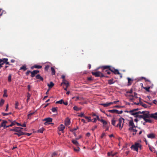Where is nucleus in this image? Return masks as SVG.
I'll return each mask as SVG.
<instances>
[{"label": "nucleus", "mask_w": 157, "mask_h": 157, "mask_svg": "<svg viewBox=\"0 0 157 157\" xmlns=\"http://www.w3.org/2000/svg\"><path fill=\"white\" fill-rule=\"evenodd\" d=\"M49 66L48 65H47L45 67V70L46 71H48L49 67Z\"/></svg>", "instance_id": "nucleus-46"}, {"label": "nucleus", "mask_w": 157, "mask_h": 157, "mask_svg": "<svg viewBox=\"0 0 157 157\" xmlns=\"http://www.w3.org/2000/svg\"><path fill=\"white\" fill-rule=\"evenodd\" d=\"M39 71L38 70H34L32 72H31V76L32 77H33L35 76L36 74L39 73Z\"/></svg>", "instance_id": "nucleus-7"}, {"label": "nucleus", "mask_w": 157, "mask_h": 157, "mask_svg": "<svg viewBox=\"0 0 157 157\" xmlns=\"http://www.w3.org/2000/svg\"><path fill=\"white\" fill-rule=\"evenodd\" d=\"M54 83L52 82H51L50 84H48V86L49 88H52L54 86Z\"/></svg>", "instance_id": "nucleus-19"}, {"label": "nucleus", "mask_w": 157, "mask_h": 157, "mask_svg": "<svg viewBox=\"0 0 157 157\" xmlns=\"http://www.w3.org/2000/svg\"><path fill=\"white\" fill-rule=\"evenodd\" d=\"M101 122L103 123V127L104 128L106 127V125L107 124V122L102 119L101 120Z\"/></svg>", "instance_id": "nucleus-17"}, {"label": "nucleus", "mask_w": 157, "mask_h": 157, "mask_svg": "<svg viewBox=\"0 0 157 157\" xmlns=\"http://www.w3.org/2000/svg\"><path fill=\"white\" fill-rule=\"evenodd\" d=\"M19 105V103L18 101H16L15 104V108L16 109H18V106Z\"/></svg>", "instance_id": "nucleus-38"}, {"label": "nucleus", "mask_w": 157, "mask_h": 157, "mask_svg": "<svg viewBox=\"0 0 157 157\" xmlns=\"http://www.w3.org/2000/svg\"><path fill=\"white\" fill-rule=\"evenodd\" d=\"M18 133H14V135H18L19 136H21L22 135H24L25 134V133L23 132L21 130H20V132H17Z\"/></svg>", "instance_id": "nucleus-10"}, {"label": "nucleus", "mask_w": 157, "mask_h": 157, "mask_svg": "<svg viewBox=\"0 0 157 157\" xmlns=\"http://www.w3.org/2000/svg\"><path fill=\"white\" fill-rule=\"evenodd\" d=\"M138 118H141L144 119L145 122L152 123L153 120L150 119V118H154L155 120H157V115H155V113H154L150 114L148 111H143L142 112L140 111H138Z\"/></svg>", "instance_id": "nucleus-1"}, {"label": "nucleus", "mask_w": 157, "mask_h": 157, "mask_svg": "<svg viewBox=\"0 0 157 157\" xmlns=\"http://www.w3.org/2000/svg\"><path fill=\"white\" fill-rule=\"evenodd\" d=\"M65 128V127L64 125L61 124L60 125V127L58 128V130L60 131H63V130Z\"/></svg>", "instance_id": "nucleus-16"}, {"label": "nucleus", "mask_w": 157, "mask_h": 157, "mask_svg": "<svg viewBox=\"0 0 157 157\" xmlns=\"http://www.w3.org/2000/svg\"><path fill=\"white\" fill-rule=\"evenodd\" d=\"M78 128V127H77L76 128H74L72 129H71L70 130V131L71 132H73L75 130H76Z\"/></svg>", "instance_id": "nucleus-51"}, {"label": "nucleus", "mask_w": 157, "mask_h": 157, "mask_svg": "<svg viewBox=\"0 0 157 157\" xmlns=\"http://www.w3.org/2000/svg\"><path fill=\"white\" fill-rule=\"evenodd\" d=\"M8 107H9V105H8V104H7L6 107V109L5 110V111H7L8 110Z\"/></svg>", "instance_id": "nucleus-52"}, {"label": "nucleus", "mask_w": 157, "mask_h": 157, "mask_svg": "<svg viewBox=\"0 0 157 157\" xmlns=\"http://www.w3.org/2000/svg\"><path fill=\"white\" fill-rule=\"evenodd\" d=\"M140 105H142L145 108H147V105L146 104H142L141 103H140L139 104L138 103V106H140Z\"/></svg>", "instance_id": "nucleus-36"}, {"label": "nucleus", "mask_w": 157, "mask_h": 157, "mask_svg": "<svg viewBox=\"0 0 157 157\" xmlns=\"http://www.w3.org/2000/svg\"><path fill=\"white\" fill-rule=\"evenodd\" d=\"M110 67V66H103L102 67V68L103 69H109V67Z\"/></svg>", "instance_id": "nucleus-34"}, {"label": "nucleus", "mask_w": 157, "mask_h": 157, "mask_svg": "<svg viewBox=\"0 0 157 157\" xmlns=\"http://www.w3.org/2000/svg\"><path fill=\"white\" fill-rule=\"evenodd\" d=\"M105 135V134L104 133H103L102 134L101 136V138H102Z\"/></svg>", "instance_id": "nucleus-64"}, {"label": "nucleus", "mask_w": 157, "mask_h": 157, "mask_svg": "<svg viewBox=\"0 0 157 157\" xmlns=\"http://www.w3.org/2000/svg\"><path fill=\"white\" fill-rule=\"evenodd\" d=\"M131 148L132 149L137 151V142H136L135 144L132 145Z\"/></svg>", "instance_id": "nucleus-6"}, {"label": "nucleus", "mask_w": 157, "mask_h": 157, "mask_svg": "<svg viewBox=\"0 0 157 157\" xmlns=\"http://www.w3.org/2000/svg\"><path fill=\"white\" fill-rule=\"evenodd\" d=\"M0 127H3L4 128H7V125H6V124L2 122L0 125Z\"/></svg>", "instance_id": "nucleus-26"}, {"label": "nucleus", "mask_w": 157, "mask_h": 157, "mask_svg": "<svg viewBox=\"0 0 157 157\" xmlns=\"http://www.w3.org/2000/svg\"><path fill=\"white\" fill-rule=\"evenodd\" d=\"M51 70L52 72V75H54L55 74L56 71L55 70V69L53 67H52L51 68Z\"/></svg>", "instance_id": "nucleus-25"}, {"label": "nucleus", "mask_w": 157, "mask_h": 157, "mask_svg": "<svg viewBox=\"0 0 157 157\" xmlns=\"http://www.w3.org/2000/svg\"><path fill=\"white\" fill-rule=\"evenodd\" d=\"M69 86V85H66V87L64 88V90H66V91L67 90V89L68 88V87Z\"/></svg>", "instance_id": "nucleus-58"}, {"label": "nucleus", "mask_w": 157, "mask_h": 157, "mask_svg": "<svg viewBox=\"0 0 157 157\" xmlns=\"http://www.w3.org/2000/svg\"><path fill=\"white\" fill-rule=\"evenodd\" d=\"M2 114L4 116L8 115H9V113H2Z\"/></svg>", "instance_id": "nucleus-50"}, {"label": "nucleus", "mask_w": 157, "mask_h": 157, "mask_svg": "<svg viewBox=\"0 0 157 157\" xmlns=\"http://www.w3.org/2000/svg\"><path fill=\"white\" fill-rule=\"evenodd\" d=\"M117 154V152H115L114 153H113L112 151H111L110 152H108L107 154V155L108 156H112V157L114 156L116 154Z\"/></svg>", "instance_id": "nucleus-13"}, {"label": "nucleus", "mask_w": 157, "mask_h": 157, "mask_svg": "<svg viewBox=\"0 0 157 157\" xmlns=\"http://www.w3.org/2000/svg\"><path fill=\"white\" fill-rule=\"evenodd\" d=\"M14 122H15V121H14L13 122H12L11 124H10V125H7V128L9 127H12L13 125H15V124L14 123Z\"/></svg>", "instance_id": "nucleus-35"}, {"label": "nucleus", "mask_w": 157, "mask_h": 157, "mask_svg": "<svg viewBox=\"0 0 157 157\" xmlns=\"http://www.w3.org/2000/svg\"><path fill=\"white\" fill-rule=\"evenodd\" d=\"M36 78L37 79H40L41 81H43V78L40 76V75H37L36 76Z\"/></svg>", "instance_id": "nucleus-18"}, {"label": "nucleus", "mask_w": 157, "mask_h": 157, "mask_svg": "<svg viewBox=\"0 0 157 157\" xmlns=\"http://www.w3.org/2000/svg\"><path fill=\"white\" fill-rule=\"evenodd\" d=\"M116 121L114 120V119H113L112 121V124L114 126L115 123Z\"/></svg>", "instance_id": "nucleus-43"}, {"label": "nucleus", "mask_w": 157, "mask_h": 157, "mask_svg": "<svg viewBox=\"0 0 157 157\" xmlns=\"http://www.w3.org/2000/svg\"><path fill=\"white\" fill-rule=\"evenodd\" d=\"M21 126H22L23 127H25L26 126V124L25 123H24L22 125H21Z\"/></svg>", "instance_id": "nucleus-62"}, {"label": "nucleus", "mask_w": 157, "mask_h": 157, "mask_svg": "<svg viewBox=\"0 0 157 157\" xmlns=\"http://www.w3.org/2000/svg\"><path fill=\"white\" fill-rule=\"evenodd\" d=\"M75 110L78 111L79 110V108L76 106H75L73 108Z\"/></svg>", "instance_id": "nucleus-44"}, {"label": "nucleus", "mask_w": 157, "mask_h": 157, "mask_svg": "<svg viewBox=\"0 0 157 157\" xmlns=\"http://www.w3.org/2000/svg\"><path fill=\"white\" fill-rule=\"evenodd\" d=\"M30 85H28V89L29 91H30Z\"/></svg>", "instance_id": "nucleus-55"}, {"label": "nucleus", "mask_w": 157, "mask_h": 157, "mask_svg": "<svg viewBox=\"0 0 157 157\" xmlns=\"http://www.w3.org/2000/svg\"><path fill=\"white\" fill-rule=\"evenodd\" d=\"M35 113V112H33L32 113H30L29 114H28V119H30L31 118V116L33 115V114H34Z\"/></svg>", "instance_id": "nucleus-33"}, {"label": "nucleus", "mask_w": 157, "mask_h": 157, "mask_svg": "<svg viewBox=\"0 0 157 157\" xmlns=\"http://www.w3.org/2000/svg\"><path fill=\"white\" fill-rule=\"evenodd\" d=\"M8 81L9 82H11V75L10 74L8 77Z\"/></svg>", "instance_id": "nucleus-40"}, {"label": "nucleus", "mask_w": 157, "mask_h": 157, "mask_svg": "<svg viewBox=\"0 0 157 157\" xmlns=\"http://www.w3.org/2000/svg\"><path fill=\"white\" fill-rule=\"evenodd\" d=\"M109 112L112 113H117L118 112V110L117 109L109 110H108Z\"/></svg>", "instance_id": "nucleus-20"}, {"label": "nucleus", "mask_w": 157, "mask_h": 157, "mask_svg": "<svg viewBox=\"0 0 157 157\" xmlns=\"http://www.w3.org/2000/svg\"><path fill=\"white\" fill-rule=\"evenodd\" d=\"M52 118L48 117L45 118L43 120V121H45V122L44 123V124L45 125H47V124H50V122L52 121Z\"/></svg>", "instance_id": "nucleus-5"}, {"label": "nucleus", "mask_w": 157, "mask_h": 157, "mask_svg": "<svg viewBox=\"0 0 157 157\" xmlns=\"http://www.w3.org/2000/svg\"><path fill=\"white\" fill-rule=\"evenodd\" d=\"M92 74L96 77H103L104 75L103 74L100 72L97 71L96 72H92Z\"/></svg>", "instance_id": "nucleus-3"}, {"label": "nucleus", "mask_w": 157, "mask_h": 157, "mask_svg": "<svg viewBox=\"0 0 157 157\" xmlns=\"http://www.w3.org/2000/svg\"><path fill=\"white\" fill-rule=\"evenodd\" d=\"M14 123L15 124H16L18 126H21V124H20V123H17V122H14Z\"/></svg>", "instance_id": "nucleus-59"}, {"label": "nucleus", "mask_w": 157, "mask_h": 157, "mask_svg": "<svg viewBox=\"0 0 157 157\" xmlns=\"http://www.w3.org/2000/svg\"><path fill=\"white\" fill-rule=\"evenodd\" d=\"M34 67L36 68H41L42 67V66L40 65H36L34 66Z\"/></svg>", "instance_id": "nucleus-41"}, {"label": "nucleus", "mask_w": 157, "mask_h": 157, "mask_svg": "<svg viewBox=\"0 0 157 157\" xmlns=\"http://www.w3.org/2000/svg\"><path fill=\"white\" fill-rule=\"evenodd\" d=\"M137 110V109H136L129 111V112L131 115L135 116V117H137V112H136Z\"/></svg>", "instance_id": "nucleus-4"}, {"label": "nucleus", "mask_w": 157, "mask_h": 157, "mask_svg": "<svg viewBox=\"0 0 157 157\" xmlns=\"http://www.w3.org/2000/svg\"><path fill=\"white\" fill-rule=\"evenodd\" d=\"M27 99L26 101H27V103H28L29 101V100L30 97L31 96V95L29 93H27Z\"/></svg>", "instance_id": "nucleus-23"}, {"label": "nucleus", "mask_w": 157, "mask_h": 157, "mask_svg": "<svg viewBox=\"0 0 157 157\" xmlns=\"http://www.w3.org/2000/svg\"><path fill=\"white\" fill-rule=\"evenodd\" d=\"M115 74H118V75H120L121 74L119 72V71L117 69H115L114 71L113 72Z\"/></svg>", "instance_id": "nucleus-27"}, {"label": "nucleus", "mask_w": 157, "mask_h": 157, "mask_svg": "<svg viewBox=\"0 0 157 157\" xmlns=\"http://www.w3.org/2000/svg\"><path fill=\"white\" fill-rule=\"evenodd\" d=\"M30 73H31V71H28L26 73V75H28Z\"/></svg>", "instance_id": "nucleus-54"}, {"label": "nucleus", "mask_w": 157, "mask_h": 157, "mask_svg": "<svg viewBox=\"0 0 157 157\" xmlns=\"http://www.w3.org/2000/svg\"><path fill=\"white\" fill-rule=\"evenodd\" d=\"M80 150V148L79 147H78L77 149H76L75 148H74V150L76 152Z\"/></svg>", "instance_id": "nucleus-49"}, {"label": "nucleus", "mask_w": 157, "mask_h": 157, "mask_svg": "<svg viewBox=\"0 0 157 157\" xmlns=\"http://www.w3.org/2000/svg\"><path fill=\"white\" fill-rule=\"evenodd\" d=\"M5 101L4 99H1L0 102V106H2L4 103Z\"/></svg>", "instance_id": "nucleus-29"}, {"label": "nucleus", "mask_w": 157, "mask_h": 157, "mask_svg": "<svg viewBox=\"0 0 157 157\" xmlns=\"http://www.w3.org/2000/svg\"><path fill=\"white\" fill-rule=\"evenodd\" d=\"M142 78L144 79L146 82H148V84H151V82H150L149 80L145 78L142 77Z\"/></svg>", "instance_id": "nucleus-45"}, {"label": "nucleus", "mask_w": 157, "mask_h": 157, "mask_svg": "<svg viewBox=\"0 0 157 157\" xmlns=\"http://www.w3.org/2000/svg\"><path fill=\"white\" fill-rule=\"evenodd\" d=\"M128 124L129 126L128 130L130 131L131 132H133L132 133L133 136L136 135L137 132V130L136 129L137 126L135 125L132 120L129 121Z\"/></svg>", "instance_id": "nucleus-2"}, {"label": "nucleus", "mask_w": 157, "mask_h": 157, "mask_svg": "<svg viewBox=\"0 0 157 157\" xmlns=\"http://www.w3.org/2000/svg\"><path fill=\"white\" fill-rule=\"evenodd\" d=\"M3 121V122L5 124H6L7 123V121H5V120H3L2 121Z\"/></svg>", "instance_id": "nucleus-63"}, {"label": "nucleus", "mask_w": 157, "mask_h": 157, "mask_svg": "<svg viewBox=\"0 0 157 157\" xmlns=\"http://www.w3.org/2000/svg\"><path fill=\"white\" fill-rule=\"evenodd\" d=\"M78 116L81 117H84V116H84V114L83 113H81L80 114V115H78Z\"/></svg>", "instance_id": "nucleus-53"}, {"label": "nucleus", "mask_w": 157, "mask_h": 157, "mask_svg": "<svg viewBox=\"0 0 157 157\" xmlns=\"http://www.w3.org/2000/svg\"><path fill=\"white\" fill-rule=\"evenodd\" d=\"M65 123L66 125L67 126L69 125L70 123V119L69 118H67L65 120Z\"/></svg>", "instance_id": "nucleus-8"}, {"label": "nucleus", "mask_w": 157, "mask_h": 157, "mask_svg": "<svg viewBox=\"0 0 157 157\" xmlns=\"http://www.w3.org/2000/svg\"><path fill=\"white\" fill-rule=\"evenodd\" d=\"M113 79L112 78V79L109 80H108V83L109 84H112L114 83V82L113 81Z\"/></svg>", "instance_id": "nucleus-24"}, {"label": "nucleus", "mask_w": 157, "mask_h": 157, "mask_svg": "<svg viewBox=\"0 0 157 157\" xmlns=\"http://www.w3.org/2000/svg\"><path fill=\"white\" fill-rule=\"evenodd\" d=\"M4 94H3V96L4 97H7L8 96V95H7V90H4Z\"/></svg>", "instance_id": "nucleus-31"}, {"label": "nucleus", "mask_w": 157, "mask_h": 157, "mask_svg": "<svg viewBox=\"0 0 157 157\" xmlns=\"http://www.w3.org/2000/svg\"><path fill=\"white\" fill-rule=\"evenodd\" d=\"M20 128L19 127H16L14 128L11 129H10V131H13L16 132H19L21 130H19Z\"/></svg>", "instance_id": "nucleus-14"}, {"label": "nucleus", "mask_w": 157, "mask_h": 157, "mask_svg": "<svg viewBox=\"0 0 157 157\" xmlns=\"http://www.w3.org/2000/svg\"><path fill=\"white\" fill-rule=\"evenodd\" d=\"M90 133L88 132L86 134V135L87 136L89 137L90 136Z\"/></svg>", "instance_id": "nucleus-60"}, {"label": "nucleus", "mask_w": 157, "mask_h": 157, "mask_svg": "<svg viewBox=\"0 0 157 157\" xmlns=\"http://www.w3.org/2000/svg\"><path fill=\"white\" fill-rule=\"evenodd\" d=\"M63 102V99H61L59 101H57L56 102V104H62Z\"/></svg>", "instance_id": "nucleus-30"}, {"label": "nucleus", "mask_w": 157, "mask_h": 157, "mask_svg": "<svg viewBox=\"0 0 157 157\" xmlns=\"http://www.w3.org/2000/svg\"><path fill=\"white\" fill-rule=\"evenodd\" d=\"M150 88V86H148L147 87H143V88L144 89L146 90L148 92H149L150 91L149 89Z\"/></svg>", "instance_id": "nucleus-22"}, {"label": "nucleus", "mask_w": 157, "mask_h": 157, "mask_svg": "<svg viewBox=\"0 0 157 157\" xmlns=\"http://www.w3.org/2000/svg\"><path fill=\"white\" fill-rule=\"evenodd\" d=\"M139 148L140 150L142 149V145L138 143V149Z\"/></svg>", "instance_id": "nucleus-48"}, {"label": "nucleus", "mask_w": 157, "mask_h": 157, "mask_svg": "<svg viewBox=\"0 0 157 157\" xmlns=\"http://www.w3.org/2000/svg\"><path fill=\"white\" fill-rule=\"evenodd\" d=\"M57 155L56 153V152H54L52 155V156L53 157L54 156L56 155Z\"/></svg>", "instance_id": "nucleus-61"}, {"label": "nucleus", "mask_w": 157, "mask_h": 157, "mask_svg": "<svg viewBox=\"0 0 157 157\" xmlns=\"http://www.w3.org/2000/svg\"><path fill=\"white\" fill-rule=\"evenodd\" d=\"M44 130V128H41L38 130V132H39L41 133H42L43 132Z\"/></svg>", "instance_id": "nucleus-39"}, {"label": "nucleus", "mask_w": 157, "mask_h": 157, "mask_svg": "<svg viewBox=\"0 0 157 157\" xmlns=\"http://www.w3.org/2000/svg\"><path fill=\"white\" fill-rule=\"evenodd\" d=\"M72 143L76 146H78L79 145V143L76 140H72Z\"/></svg>", "instance_id": "nucleus-21"}, {"label": "nucleus", "mask_w": 157, "mask_h": 157, "mask_svg": "<svg viewBox=\"0 0 157 157\" xmlns=\"http://www.w3.org/2000/svg\"><path fill=\"white\" fill-rule=\"evenodd\" d=\"M113 104V102H110L108 103H101V104L100 105H103L104 107H107Z\"/></svg>", "instance_id": "nucleus-15"}, {"label": "nucleus", "mask_w": 157, "mask_h": 157, "mask_svg": "<svg viewBox=\"0 0 157 157\" xmlns=\"http://www.w3.org/2000/svg\"><path fill=\"white\" fill-rule=\"evenodd\" d=\"M122 120H124V119L122 118H121L119 119V123L117 125V126H119L120 128L121 127V124L122 121Z\"/></svg>", "instance_id": "nucleus-12"}, {"label": "nucleus", "mask_w": 157, "mask_h": 157, "mask_svg": "<svg viewBox=\"0 0 157 157\" xmlns=\"http://www.w3.org/2000/svg\"><path fill=\"white\" fill-rule=\"evenodd\" d=\"M84 117L86 118V119H87L88 120V121L89 122H90L91 121V118L90 117H88L87 116H84Z\"/></svg>", "instance_id": "nucleus-28"}, {"label": "nucleus", "mask_w": 157, "mask_h": 157, "mask_svg": "<svg viewBox=\"0 0 157 157\" xmlns=\"http://www.w3.org/2000/svg\"><path fill=\"white\" fill-rule=\"evenodd\" d=\"M123 111L121 110V111H118V112L117 113V114H121L123 113Z\"/></svg>", "instance_id": "nucleus-57"}, {"label": "nucleus", "mask_w": 157, "mask_h": 157, "mask_svg": "<svg viewBox=\"0 0 157 157\" xmlns=\"http://www.w3.org/2000/svg\"><path fill=\"white\" fill-rule=\"evenodd\" d=\"M2 60V62H3V63H5L7 61H8V59H6V58H4Z\"/></svg>", "instance_id": "nucleus-47"}, {"label": "nucleus", "mask_w": 157, "mask_h": 157, "mask_svg": "<svg viewBox=\"0 0 157 157\" xmlns=\"http://www.w3.org/2000/svg\"><path fill=\"white\" fill-rule=\"evenodd\" d=\"M147 136L148 138L153 139L155 137V135L153 133H151L148 134L147 135Z\"/></svg>", "instance_id": "nucleus-9"}, {"label": "nucleus", "mask_w": 157, "mask_h": 157, "mask_svg": "<svg viewBox=\"0 0 157 157\" xmlns=\"http://www.w3.org/2000/svg\"><path fill=\"white\" fill-rule=\"evenodd\" d=\"M115 69L114 68H111L110 67H109V70L111 72H113L115 70Z\"/></svg>", "instance_id": "nucleus-42"}, {"label": "nucleus", "mask_w": 157, "mask_h": 157, "mask_svg": "<svg viewBox=\"0 0 157 157\" xmlns=\"http://www.w3.org/2000/svg\"><path fill=\"white\" fill-rule=\"evenodd\" d=\"M63 104H64L65 105H68V102L67 101H66V102H64L63 101Z\"/></svg>", "instance_id": "nucleus-56"}, {"label": "nucleus", "mask_w": 157, "mask_h": 157, "mask_svg": "<svg viewBox=\"0 0 157 157\" xmlns=\"http://www.w3.org/2000/svg\"><path fill=\"white\" fill-rule=\"evenodd\" d=\"M64 84L65 85H69V82L67 81L66 79L63 80V82L61 83V85Z\"/></svg>", "instance_id": "nucleus-11"}, {"label": "nucleus", "mask_w": 157, "mask_h": 157, "mask_svg": "<svg viewBox=\"0 0 157 157\" xmlns=\"http://www.w3.org/2000/svg\"><path fill=\"white\" fill-rule=\"evenodd\" d=\"M57 108L53 107L52 108V112H57Z\"/></svg>", "instance_id": "nucleus-37"}, {"label": "nucleus", "mask_w": 157, "mask_h": 157, "mask_svg": "<svg viewBox=\"0 0 157 157\" xmlns=\"http://www.w3.org/2000/svg\"><path fill=\"white\" fill-rule=\"evenodd\" d=\"M27 69L25 65L23 66L20 68V70H23L24 71Z\"/></svg>", "instance_id": "nucleus-32"}]
</instances>
